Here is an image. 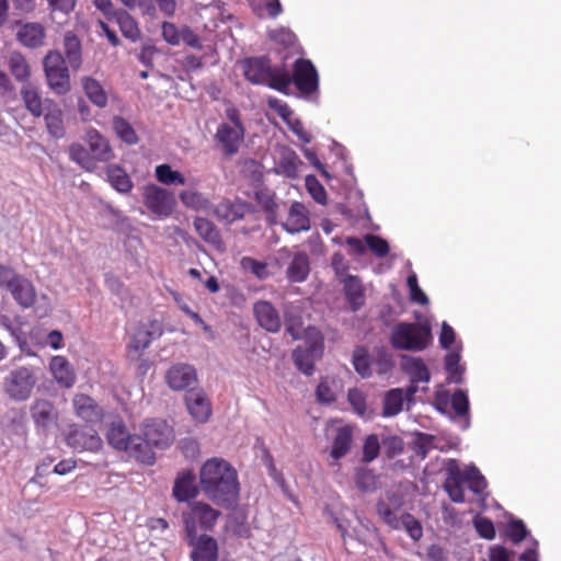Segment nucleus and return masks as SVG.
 I'll list each match as a JSON object with an SVG mask.
<instances>
[{"label": "nucleus", "instance_id": "bb28decb", "mask_svg": "<svg viewBox=\"0 0 561 561\" xmlns=\"http://www.w3.org/2000/svg\"><path fill=\"white\" fill-rule=\"evenodd\" d=\"M64 58L73 71L82 67V44L80 38L72 32L67 31L62 39Z\"/></svg>", "mask_w": 561, "mask_h": 561}, {"label": "nucleus", "instance_id": "7c9ffc66", "mask_svg": "<svg viewBox=\"0 0 561 561\" xmlns=\"http://www.w3.org/2000/svg\"><path fill=\"white\" fill-rule=\"evenodd\" d=\"M194 228L205 242L211 244L217 250L225 249L220 232L213 221L204 217H196L194 219Z\"/></svg>", "mask_w": 561, "mask_h": 561}, {"label": "nucleus", "instance_id": "c03bdc74", "mask_svg": "<svg viewBox=\"0 0 561 561\" xmlns=\"http://www.w3.org/2000/svg\"><path fill=\"white\" fill-rule=\"evenodd\" d=\"M462 478L465 483L468 484V488L474 494H481L486 488V481L484 477L480 473L478 468L474 466L467 467L466 469H461Z\"/></svg>", "mask_w": 561, "mask_h": 561}, {"label": "nucleus", "instance_id": "4be33fe9", "mask_svg": "<svg viewBox=\"0 0 561 561\" xmlns=\"http://www.w3.org/2000/svg\"><path fill=\"white\" fill-rule=\"evenodd\" d=\"M16 39L27 48H39L45 44L46 30L39 22H26L16 33Z\"/></svg>", "mask_w": 561, "mask_h": 561}, {"label": "nucleus", "instance_id": "4c0bfd02", "mask_svg": "<svg viewBox=\"0 0 561 561\" xmlns=\"http://www.w3.org/2000/svg\"><path fill=\"white\" fill-rule=\"evenodd\" d=\"M353 443V428L350 425L339 427L333 439L331 457L339 460L346 456Z\"/></svg>", "mask_w": 561, "mask_h": 561}, {"label": "nucleus", "instance_id": "a19ab883", "mask_svg": "<svg viewBox=\"0 0 561 561\" xmlns=\"http://www.w3.org/2000/svg\"><path fill=\"white\" fill-rule=\"evenodd\" d=\"M106 175L111 185L121 193H128L133 188V182L125 170L118 165H108Z\"/></svg>", "mask_w": 561, "mask_h": 561}, {"label": "nucleus", "instance_id": "4d7b16f0", "mask_svg": "<svg viewBox=\"0 0 561 561\" xmlns=\"http://www.w3.org/2000/svg\"><path fill=\"white\" fill-rule=\"evenodd\" d=\"M241 267L244 271H250L253 275H255L260 279H264L267 277V264L260 262L253 257L244 256L241 259Z\"/></svg>", "mask_w": 561, "mask_h": 561}, {"label": "nucleus", "instance_id": "37998d69", "mask_svg": "<svg viewBox=\"0 0 561 561\" xmlns=\"http://www.w3.org/2000/svg\"><path fill=\"white\" fill-rule=\"evenodd\" d=\"M179 197L186 208L194 210H207L210 207V201L198 191H182Z\"/></svg>", "mask_w": 561, "mask_h": 561}, {"label": "nucleus", "instance_id": "412c9836", "mask_svg": "<svg viewBox=\"0 0 561 561\" xmlns=\"http://www.w3.org/2000/svg\"><path fill=\"white\" fill-rule=\"evenodd\" d=\"M49 370L55 381L61 387L69 389L76 383L77 375L71 363L61 355L50 358Z\"/></svg>", "mask_w": 561, "mask_h": 561}, {"label": "nucleus", "instance_id": "f03ea898", "mask_svg": "<svg viewBox=\"0 0 561 561\" xmlns=\"http://www.w3.org/2000/svg\"><path fill=\"white\" fill-rule=\"evenodd\" d=\"M244 78L252 84L267 85L287 93L291 83L290 73L284 68L273 66L268 57H249L241 61Z\"/></svg>", "mask_w": 561, "mask_h": 561}, {"label": "nucleus", "instance_id": "79ce46f5", "mask_svg": "<svg viewBox=\"0 0 561 561\" xmlns=\"http://www.w3.org/2000/svg\"><path fill=\"white\" fill-rule=\"evenodd\" d=\"M9 69L16 81L25 82L31 76V69L25 57L19 53L13 51L8 61Z\"/></svg>", "mask_w": 561, "mask_h": 561}, {"label": "nucleus", "instance_id": "13d9d810", "mask_svg": "<svg viewBox=\"0 0 561 561\" xmlns=\"http://www.w3.org/2000/svg\"><path fill=\"white\" fill-rule=\"evenodd\" d=\"M365 241H366V244L369 248V250L376 256L385 257L386 255H388V253L390 251V247H389V243L385 239H382L378 236L367 234L365 237Z\"/></svg>", "mask_w": 561, "mask_h": 561}, {"label": "nucleus", "instance_id": "5fc2aeb1", "mask_svg": "<svg viewBox=\"0 0 561 561\" xmlns=\"http://www.w3.org/2000/svg\"><path fill=\"white\" fill-rule=\"evenodd\" d=\"M347 401L352 409L359 416H365L367 412L366 397L364 392L357 388H352L347 392Z\"/></svg>", "mask_w": 561, "mask_h": 561}, {"label": "nucleus", "instance_id": "ea45409f", "mask_svg": "<svg viewBox=\"0 0 561 561\" xmlns=\"http://www.w3.org/2000/svg\"><path fill=\"white\" fill-rule=\"evenodd\" d=\"M108 444L117 450L128 448V443L134 437L127 432L126 426L122 422H113L106 434Z\"/></svg>", "mask_w": 561, "mask_h": 561}, {"label": "nucleus", "instance_id": "3c124183", "mask_svg": "<svg viewBox=\"0 0 561 561\" xmlns=\"http://www.w3.org/2000/svg\"><path fill=\"white\" fill-rule=\"evenodd\" d=\"M399 519L400 527H403L413 540L417 541L421 539L423 536V528L421 523L413 515L404 513Z\"/></svg>", "mask_w": 561, "mask_h": 561}, {"label": "nucleus", "instance_id": "ddd939ff", "mask_svg": "<svg viewBox=\"0 0 561 561\" xmlns=\"http://www.w3.org/2000/svg\"><path fill=\"white\" fill-rule=\"evenodd\" d=\"M72 408L77 417L88 424H96L104 419V409L89 394L76 393L72 398Z\"/></svg>", "mask_w": 561, "mask_h": 561}, {"label": "nucleus", "instance_id": "f257e3e1", "mask_svg": "<svg viewBox=\"0 0 561 561\" xmlns=\"http://www.w3.org/2000/svg\"><path fill=\"white\" fill-rule=\"evenodd\" d=\"M202 493L214 504L234 507L240 499V482L236 468L226 459L213 457L207 459L199 470Z\"/></svg>", "mask_w": 561, "mask_h": 561}, {"label": "nucleus", "instance_id": "c756f323", "mask_svg": "<svg viewBox=\"0 0 561 561\" xmlns=\"http://www.w3.org/2000/svg\"><path fill=\"white\" fill-rule=\"evenodd\" d=\"M44 118L47 131L51 137L59 139L65 136L64 113L54 101L46 102Z\"/></svg>", "mask_w": 561, "mask_h": 561}, {"label": "nucleus", "instance_id": "6ab92c4d", "mask_svg": "<svg viewBox=\"0 0 561 561\" xmlns=\"http://www.w3.org/2000/svg\"><path fill=\"white\" fill-rule=\"evenodd\" d=\"M403 505L402 499L396 493H388L386 499L379 500L376 505L377 514L392 529L400 528V519L397 513Z\"/></svg>", "mask_w": 561, "mask_h": 561}, {"label": "nucleus", "instance_id": "a18cd8bd", "mask_svg": "<svg viewBox=\"0 0 561 561\" xmlns=\"http://www.w3.org/2000/svg\"><path fill=\"white\" fill-rule=\"evenodd\" d=\"M113 128L117 135V137L128 144L136 145L138 142V136L134 129V127L122 116H114L113 118Z\"/></svg>", "mask_w": 561, "mask_h": 561}, {"label": "nucleus", "instance_id": "09e8293b", "mask_svg": "<svg viewBox=\"0 0 561 561\" xmlns=\"http://www.w3.org/2000/svg\"><path fill=\"white\" fill-rule=\"evenodd\" d=\"M403 394L401 389H391L387 392L383 402V415L393 416L402 410Z\"/></svg>", "mask_w": 561, "mask_h": 561}, {"label": "nucleus", "instance_id": "cd10ccee", "mask_svg": "<svg viewBox=\"0 0 561 561\" xmlns=\"http://www.w3.org/2000/svg\"><path fill=\"white\" fill-rule=\"evenodd\" d=\"M20 94L25 108L31 113L33 117L38 118L44 115L46 111V102L50 100H44L36 87L32 84H25L22 87Z\"/></svg>", "mask_w": 561, "mask_h": 561}, {"label": "nucleus", "instance_id": "dca6fc26", "mask_svg": "<svg viewBox=\"0 0 561 561\" xmlns=\"http://www.w3.org/2000/svg\"><path fill=\"white\" fill-rule=\"evenodd\" d=\"M144 437L154 447L165 448L174 439L173 430L163 421L153 420L144 426Z\"/></svg>", "mask_w": 561, "mask_h": 561}, {"label": "nucleus", "instance_id": "b1692460", "mask_svg": "<svg viewBox=\"0 0 561 561\" xmlns=\"http://www.w3.org/2000/svg\"><path fill=\"white\" fill-rule=\"evenodd\" d=\"M254 316L259 324L268 332L276 333L282 327L278 311L268 301H257L253 307Z\"/></svg>", "mask_w": 561, "mask_h": 561}, {"label": "nucleus", "instance_id": "aec40b11", "mask_svg": "<svg viewBox=\"0 0 561 561\" xmlns=\"http://www.w3.org/2000/svg\"><path fill=\"white\" fill-rule=\"evenodd\" d=\"M187 542L193 547L191 558L193 561H217L218 560V545L217 541L208 536L201 535L199 537L187 538Z\"/></svg>", "mask_w": 561, "mask_h": 561}, {"label": "nucleus", "instance_id": "864d4df0", "mask_svg": "<svg viewBox=\"0 0 561 561\" xmlns=\"http://www.w3.org/2000/svg\"><path fill=\"white\" fill-rule=\"evenodd\" d=\"M380 453V444L376 434H370L366 437L363 446L362 461L369 463L375 460Z\"/></svg>", "mask_w": 561, "mask_h": 561}, {"label": "nucleus", "instance_id": "72a5a7b5", "mask_svg": "<svg viewBox=\"0 0 561 561\" xmlns=\"http://www.w3.org/2000/svg\"><path fill=\"white\" fill-rule=\"evenodd\" d=\"M19 306L30 308L36 301V290L31 280L23 277L9 290Z\"/></svg>", "mask_w": 561, "mask_h": 561}, {"label": "nucleus", "instance_id": "bf43d9fd", "mask_svg": "<svg viewBox=\"0 0 561 561\" xmlns=\"http://www.w3.org/2000/svg\"><path fill=\"white\" fill-rule=\"evenodd\" d=\"M306 187L312 198L319 204H325L327 192L322 184L318 181L314 175H308L306 178Z\"/></svg>", "mask_w": 561, "mask_h": 561}, {"label": "nucleus", "instance_id": "1a4fd4ad", "mask_svg": "<svg viewBox=\"0 0 561 561\" xmlns=\"http://www.w3.org/2000/svg\"><path fill=\"white\" fill-rule=\"evenodd\" d=\"M66 444L77 451L98 453L103 447V442L96 431L77 424L69 427Z\"/></svg>", "mask_w": 561, "mask_h": 561}, {"label": "nucleus", "instance_id": "20e7f679", "mask_svg": "<svg viewBox=\"0 0 561 561\" xmlns=\"http://www.w3.org/2000/svg\"><path fill=\"white\" fill-rule=\"evenodd\" d=\"M221 513L204 501H195L188 505L182 518L187 538H195L198 531H211Z\"/></svg>", "mask_w": 561, "mask_h": 561}, {"label": "nucleus", "instance_id": "338daca9", "mask_svg": "<svg viewBox=\"0 0 561 561\" xmlns=\"http://www.w3.org/2000/svg\"><path fill=\"white\" fill-rule=\"evenodd\" d=\"M355 482L360 490L368 491L374 488L375 476L369 469L359 468L355 472Z\"/></svg>", "mask_w": 561, "mask_h": 561}, {"label": "nucleus", "instance_id": "423d86ee", "mask_svg": "<svg viewBox=\"0 0 561 561\" xmlns=\"http://www.w3.org/2000/svg\"><path fill=\"white\" fill-rule=\"evenodd\" d=\"M43 67L47 84L55 94L64 95L70 91L69 68L59 50H49L43 59Z\"/></svg>", "mask_w": 561, "mask_h": 561}, {"label": "nucleus", "instance_id": "a211bd4d", "mask_svg": "<svg viewBox=\"0 0 561 561\" xmlns=\"http://www.w3.org/2000/svg\"><path fill=\"white\" fill-rule=\"evenodd\" d=\"M447 477L444 482V489L447 492L450 500L455 503H463L465 502V490L462 488V483H465L461 468L459 467L457 460L450 459L447 463Z\"/></svg>", "mask_w": 561, "mask_h": 561}, {"label": "nucleus", "instance_id": "39448f33", "mask_svg": "<svg viewBox=\"0 0 561 561\" xmlns=\"http://www.w3.org/2000/svg\"><path fill=\"white\" fill-rule=\"evenodd\" d=\"M324 339L322 334L309 328L306 332L305 345L297 346L293 352V360L298 370L307 376L314 373L316 362L322 357Z\"/></svg>", "mask_w": 561, "mask_h": 561}, {"label": "nucleus", "instance_id": "052dcab7", "mask_svg": "<svg viewBox=\"0 0 561 561\" xmlns=\"http://www.w3.org/2000/svg\"><path fill=\"white\" fill-rule=\"evenodd\" d=\"M21 278L22 275L18 274L14 268L0 264V288L10 290Z\"/></svg>", "mask_w": 561, "mask_h": 561}, {"label": "nucleus", "instance_id": "69168bd1", "mask_svg": "<svg viewBox=\"0 0 561 561\" xmlns=\"http://www.w3.org/2000/svg\"><path fill=\"white\" fill-rule=\"evenodd\" d=\"M407 284L410 288V296L411 300L420 304V305H426L428 304V298L424 294V291L419 287L417 284V277L415 274H411L408 276Z\"/></svg>", "mask_w": 561, "mask_h": 561}, {"label": "nucleus", "instance_id": "c9c22d12", "mask_svg": "<svg viewBox=\"0 0 561 561\" xmlns=\"http://www.w3.org/2000/svg\"><path fill=\"white\" fill-rule=\"evenodd\" d=\"M115 22L117 23L122 35L135 43L140 39L141 31L137 21L125 10H118L114 13Z\"/></svg>", "mask_w": 561, "mask_h": 561}, {"label": "nucleus", "instance_id": "6e6d98bb", "mask_svg": "<svg viewBox=\"0 0 561 561\" xmlns=\"http://www.w3.org/2000/svg\"><path fill=\"white\" fill-rule=\"evenodd\" d=\"M451 408L457 416L465 417L469 414V400L466 391L457 389L451 396Z\"/></svg>", "mask_w": 561, "mask_h": 561}, {"label": "nucleus", "instance_id": "2eb2a0df", "mask_svg": "<svg viewBox=\"0 0 561 561\" xmlns=\"http://www.w3.org/2000/svg\"><path fill=\"white\" fill-rule=\"evenodd\" d=\"M244 138V127H232L228 123H221L215 134V140L221 145L226 157L234 156Z\"/></svg>", "mask_w": 561, "mask_h": 561}, {"label": "nucleus", "instance_id": "de8ad7c7", "mask_svg": "<svg viewBox=\"0 0 561 561\" xmlns=\"http://www.w3.org/2000/svg\"><path fill=\"white\" fill-rule=\"evenodd\" d=\"M156 178L162 184L184 185L186 180L179 171H173L169 164H159L156 167Z\"/></svg>", "mask_w": 561, "mask_h": 561}, {"label": "nucleus", "instance_id": "774afa93", "mask_svg": "<svg viewBox=\"0 0 561 561\" xmlns=\"http://www.w3.org/2000/svg\"><path fill=\"white\" fill-rule=\"evenodd\" d=\"M474 527L480 537L492 540L495 537V528L490 518L478 517L474 519Z\"/></svg>", "mask_w": 561, "mask_h": 561}, {"label": "nucleus", "instance_id": "e2e57ef3", "mask_svg": "<svg viewBox=\"0 0 561 561\" xmlns=\"http://www.w3.org/2000/svg\"><path fill=\"white\" fill-rule=\"evenodd\" d=\"M267 105L271 110L277 113L278 116L285 122L289 123V119L294 117V112L289 107V105L277 99V98H268L267 99Z\"/></svg>", "mask_w": 561, "mask_h": 561}, {"label": "nucleus", "instance_id": "393cba45", "mask_svg": "<svg viewBox=\"0 0 561 561\" xmlns=\"http://www.w3.org/2000/svg\"><path fill=\"white\" fill-rule=\"evenodd\" d=\"M172 494L178 502H188L197 496L198 488L192 470L182 471L176 476Z\"/></svg>", "mask_w": 561, "mask_h": 561}, {"label": "nucleus", "instance_id": "0e129e2a", "mask_svg": "<svg viewBox=\"0 0 561 561\" xmlns=\"http://www.w3.org/2000/svg\"><path fill=\"white\" fill-rule=\"evenodd\" d=\"M69 157L72 161L87 168L91 163L90 152L80 144H72L69 147Z\"/></svg>", "mask_w": 561, "mask_h": 561}, {"label": "nucleus", "instance_id": "c85d7f7f", "mask_svg": "<svg viewBox=\"0 0 561 561\" xmlns=\"http://www.w3.org/2000/svg\"><path fill=\"white\" fill-rule=\"evenodd\" d=\"M284 227L290 233L309 230L310 219L308 209L304 204L295 202L290 206Z\"/></svg>", "mask_w": 561, "mask_h": 561}, {"label": "nucleus", "instance_id": "a878e982", "mask_svg": "<svg viewBox=\"0 0 561 561\" xmlns=\"http://www.w3.org/2000/svg\"><path fill=\"white\" fill-rule=\"evenodd\" d=\"M85 141L89 146L91 159L106 162L113 158V151L108 140L94 128L87 130Z\"/></svg>", "mask_w": 561, "mask_h": 561}, {"label": "nucleus", "instance_id": "f704fd0d", "mask_svg": "<svg viewBox=\"0 0 561 561\" xmlns=\"http://www.w3.org/2000/svg\"><path fill=\"white\" fill-rule=\"evenodd\" d=\"M309 272L310 263L308 255L305 252H298L290 261L286 271V276L291 283H301L307 279Z\"/></svg>", "mask_w": 561, "mask_h": 561}, {"label": "nucleus", "instance_id": "9d476101", "mask_svg": "<svg viewBox=\"0 0 561 561\" xmlns=\"http://www.w3.org/2000/svg\"><path fill=\"white\" fill-rule=\"evenodd\" d=\"M291 82L306 95H310L318 90L319 78L313 64L309 59L298 58L294 62Z\"/></svg>", "mask_w": 561, "mask_h": 561}, {"label": "nucleus", "instance_id": "8fccbe9b", "mask_svg": "<svg viewBox=\"0 0 561 561\" xmlns=\"http://www.w3.org/2000/svg\"><path fill=\"white\" fill-rule=\"evenodd\" d=\"M317 401L320 403H332L336 400L335 381L328 377L321 378L317 390Z\"/></svg>", "mask_w": 561, "mask_h": 561}, {"label": "nucleus", "instance_id": "6e6552de", "mask_svg": "<svg viewBox=\"0 0 561 561\" xmlns=\"http://www.w3.org/2000/svg\"><path fill=\"white\" fill-rule=\"evenodd\" d=\"M36 383V378L31 368L19 367L12 370L4 379V390L15 401H24L30 398Z\"/></svg>", "mask_w": 561, "mask_h": 561}, {"label": "nucleus", "instance_id": "58836bf2", "mask_svg": "<svg viewBox=\"0 0 561 561\" xmlns=\"http://www.w3.org/2000/svg\"><path fill=\"white\" fill-rule=\"evenodd\" d=\"M403 359L402 367L413 383L427 382L430 380V371L421 358L403 357Z\"/></svg>", "mask_w": 561, "mask_h": 561}, {"label": "nucleus", "instance_id": "4468645a", "mask_svg": "<svg viewBox=\"0 0 561 561\" xmlns=\"http://www.w3.org/2000/svg\"><path fill=\"white\" fill-rule=\"evenodd\" d=\"M164 379L172 390L183 391L197 383V374L194 366L185 363H178L167 370Z\"/></svg>", "mask_w": 561, "mask_h": 561}, {"label": "nucleus", "instance_id": "680f3d73", "mask_svg": "<svg viewBox=\"0 0 561 561\" xmlns=\"http://www.w3.org/2000/svg\"><path fill=\"white\" fill-rule=\"evenodd\" d=\"M161 35L169 45L176 46L181 43V28L172 22L162 23Z\"/></svg>", "mask_w": 561, "mask_h": 561}, {"label": "nucleus", "instance_id": "2f4dec72", "mask_svg": "<svg viewBox=\"0 0 561 561\" xmlns=\"http://www.w3.org/2000/svg\"><path fill=\"white\" fill-rule=\"evenodd\" d=\"M151 447L152 445L145 437L134 435L128 443V448L124 451L141 463L152 465L156 456Z\"/></svg>", "mask_w": 561, "mask_h": 561}, {"label": "nucleus", "instance_id": "9b49d317", "mask_svg": "<svg viewBox=\"0 0 561 561\" xmlns=\"http://www.w3.org/2000/svg\"><path fill=\"white\" fill-rule=\"evenodd\" d=\"M30 415L38 432L46 433L58 424L59 413L54 402L35 399L30 407Z\"/></svg>", "mask_w": 561, "mask_h": 561}, {"label": "nucleus", "instance_id": "7ed1b4c3", "mask_svg": "<svg viewBox=\"0 0 561 561\" xmlns=\"http://www.w3.org/2000/svg\"><path fill=\"white\" fill-rule=\"evenodd\" d=\"M431 327L417 322H399L390 332L389 342L397 351L422 352L432 343Z\"/></svg>", "mask_w": 561, "mask_h": 561}, {"label": "nucleus", "instance_id": "f8f14e48", "mask_svg": "<svg viewBox=\"0 0 561 561\" xmlns=\"http://www.w3.org/2000/svg\"><path fill=\"white\" fill-rule=\"evenodd\" d=\"M163 334V327L158 320H150L147 323L139 324L131 335L128 344L129 353L134 352L139 358L145 350H147L153 340Z\"/></svg>", "mask_w": 561, "mask_h": 561}, {"label": "nucleus", "instance_id": "5701e85b", "mask_svg": "<svg viewBox=\"0 0 561 561\" xmlns=\"http://www.w3.org/2000/svg\"><path fill=\"white\" fill-rule=\"evenodd\" d=\"M187 410L192 417L199 423H205L211 415V404L202 390L188 391L185 396Z\"/></svg>", "mask_w": 561, "mask_h": 561}, {"label": "nucleus", "instance_id": "e433bc0d", "mask_svg": "<svg viewBox=\"0 0 561 561\" xmlns=\"http://www.w3.org/2000/svg\"><path fill=\"white\" fill-rule=\"evenodd\" d=\"M81 82L90 102L99 108H104L107 105V93L103 85L92 77H83Z\"/></svg>", "mask_w": 561, "mask_h": 561}, {"label": "nucleus", "instance_id": "f3484780", "mask_svg": "<svg viewBox=\"0 0 561 561\" xmlns=\"http://www.w3.org/2000/svg\"><path fill=\"white\" fill-rule=\"evenodd\" d=\"M250 210L251 205L247 202L240 199H224L215 207L214 214L218 220L232 224L244 218Z\"/></svg>", "mask_w": 561, "mask_h": 561}, {"label": "nucleus", "instance_id": "473e14b6", "mask_svg": "<svg viewBox=\"0 0 561 561\" xmlns=\"http://www.w3.org/2000/svg\"><path fill=\"white\" fill-rule=\"evenodd\" d=\"M344 293L353 311H357L365 304V291L359 277L347 275L344 280Z\"/></svg>", "mask_w": 561, "mask_h": 561}, {"label": "nucleus", "instance_id": "49530a36", "mask_svg": "<svg viewBox=\"0 0 561 561\" xmlns=\"http://www.w3.org/2000/svg\"><path fill=\"white\" fill-rule=\"evenodd\" d=\"M370 359L368 351L364 346H357L353 352V365L358 375L363 378L371 376Z\"/></svg>", "mask_w": 561, "mask_h": 561}, {"label": "nucleus", "instance_id": "603ef678", "mask_svg": "<svg viewBox=\"0 0 561 561\" xmlns=\"http://www.w3.org/2000/svg\"><path fill=\"white\" fill-rule=\"evenodd\" d=\"M505 535L513 543L522 542L528 535V530L520 519H512L507 523Z\"/></svg>", "mask_w": 561, "mask_h": 561}, {"label": "nucleus", "instance_id": "0eeeda50", "mask_svg": "<svg viewBox=\"0 0 561 561\" xmlns=\"http://www.w3.org/2000/svg\"><path fill=\"white\" fill-rule=\"evenodd\" d=\"M142 203L158 218L171 216L176 205L174 195L156 184H148L144 187Z\"/></svg>", "mask_w": 561, "mask_h": 561}]
</instances>
